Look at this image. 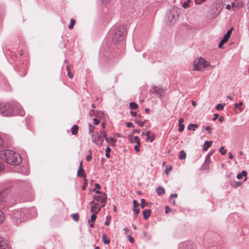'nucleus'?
Masks as SVG:
<instances>
[{
  "label": "nucleus",
  "mask_w": 249,
  "mask_h": 249,
  "mask_svg": "<svg viewBox=\"0 0 249 249\" xmlns=\"http://www.w3.org/2000/svg\"><path fill=\"white\" fill-rule=\"evenodd\" d=\"M100 188H94L92 191L95 192L96 194L93 196V200L90 202V212L92 213L89 222L94 223L96 218V215L101 209L107 203V195L100 191Z\"/></svg>",
  "instance_id": "1"
},
{
  "label": "nucleus",
  "mask_w": 249,
  "mask_h": 249,
  "mask_svg": "<svg viewBox=\"0 0 249 249\" xmlns=\"http://www.w3.org/2000/svg\"><path fill=\"white\" fill-rule=\"evenodd\" d=\"M0 158L4 162L14 165H18L21 161L20 156L12 150L0 151Z\"/></svg>",
  "instance_id": "2"
},
{
  "label": "nucleus",
  "mask_w": 249,
  "mask_h": 249,
  "mask_svg": "<svg viewBox=\"0 0 249 249\" xmlns=\"http://www.w3.org/2000/svg\"><path fill=\"white\" fill-rule=\"evenodd\" d=\"M125 35L124 29L123 26L118 27L113 32L112 39L114 42L121 41Z\"/></svg>",
  "instance_id": "3"
},
{
  "label": "nucleus",
  "mask_w": 249,
  "mask_h": 249,
  "mask_svg": "<svg viewBox=\"0 0 249 249\" xmlns=\"http://www.w3.org/2000/svg\"><path fill=\"white\" fill-rule=\"evenodd\" d=\"M210 65V63L203 58L196 59L194 61V69L195 71H201L202 68H205Z\"/></svg>",
  "instance_id": "4"
},
{
  "label": "nucleus",
  "mask_w": 249,
  "mask_h": 249,
  "mask_svg": "<svg viewBox=\"0 0 249 249\" xmlns=\"http://www.w3.org/2000/svg\"><path fill=\"white\" fill-rule=\"evenodd\" d=\"M13 219L18 225L21 224L26 219L24 211L21 210H15L13 212Z\"/></svg>",
  "instance_id": "5"
},
{
  "label": "nucleus",
  "mask_w": 249,
  "mask_h": 249,
  "mask_svg": "<svg viewBox=\"0 0 249 249\" xmlns=\"http://www.w3.org/2000/svg\"><path fill=\"white\" fill-rule=\"evenodd\" d=\"M13 109L9 104L0 103V114L9 116L13 113Z\"/></svg>",
  "instance_id": "6"
},
{
  "label": "nucleus",
  "mask_w": 249,
  "mask_h": 249,
  "mask_svg": "<svg viewBox=\"0 0 249 249\" xmlns=\"http://www.w3.org/2000/svg\"><path fill=\"white\" fill-rule=\"evenodd\" d=\"M178 18V14L175 9H173L170 10L167 14V21L169 25H173L176 22Z\"/></svg>",
  "instance_id": "7"
},
{
  "label": "nucleus",
  "mask_w": 249,
  "mask_h": 249,
  "mask_svg": "<svg viewBox=\"0 0 249 249\" xmlns=\"http://www.w3.org/2000/svg\"><path fill=\"white\" fill-rule=\"evenodd\" d=\"M103 131H100V134L96 132L92 134V139L94 143L99 145L100 146L103 145L104 139Z\"/></svg>",
  "instance_id": "8"
},
{
  "label": "nucleus",
  "mask_w": 249,
  "mask_h": 249,
  "mask_svg": "<svg viewBox=\"0 0 249 249\" xmlns=\"http://www.w3.org/2000/svg\"><path fill=\"white\" fill-rule=\"evenodd\" d=\"M244 2L240 0H235L231 3L232 8L233 10L236 11L244 6Z\"/></svg>",
  "instance_id": "9"
},
{
  "label": "nucleus",
  "mask_w": 249,
  "mask_h": 249,
  "mask_svg": "<svg viewBox=\"0 0 249 249\" xmlns=\"http://www.w3.org/2000/svg\"><path fill=\"white\" fill-rule=\"evenodd\" d=\"M103 136L105 138L104 139H105L107 143L110 144L112 146H113L114 145V144L115 143V142H116V140L114 138L107 137V133L105 132V131H104V130L103 131Z\"/></svg>",
  "instance_id": "10"
},
{
  "label": "nucleus",
  "mask_w": 249,
  "mask_h": 249,
  "mask_svg": "<svg viewBox=\"0 0 249 249\" xmlns=\"http://www.w3.org/2000/svg\"><path fill=\"white\" fill-rule=\"evenodd\" d=\"M162 90L160 88H158L156 87H153L151 89V92L152 93L157 95L159 97H160L162 94Z\"/></svg>",
  "instance_id": "11"
},
{
  "label": "nucleus",
  "mask_w": 249,
  "mask_h": 249,
  "mask_svg": "<svg viewBox=\"0 0 249 249\" xmlns=\"http://www.w3.org/2000/svg\"><path fill=\"white\" fill-rule=\"evenodd\" d=\"M8 196V192L7 189H3L0 192V201H4Z\"/></svg>",
  "instance_id": "12"
},
{
  "label": "nucleus",
  "mask_w": 249,
  "mask_h": 249,
  "mask_svg": "<svg viewBox=\"0 0 249 249\" xmlns=\"http://www.w3.org/2000/svg\"><path fill=\"white\" fill-rule=\"evenodd\" d=\"M247 173L246 171H243L241 173L238 174L237 175V178L238 179H241L243 178V177H245L244 180H245L247 179Z\"/></svg>",
  "instance_id": "13"
},
{
  "label": "nucleus",
  "mask_w": 249,
  "mask_h": 249,
  "mask_svg": "<svg viewBox=\"0 0 249 249\" xmlns=\"http://www.w3.org/2000/svg\"><path fill=\"white\" fill-rule=\"evenodd\" d=\"M150 214H151V210L149 209L144 210L142 212L143 218L145 219H147L150 215Z\"/></svg>",
  "instance_id": "14"
},
{
  "label": "nucleus",
  "mask_w": 249,
  "mask_h": 249,
  "mask_svg": "<svg viewBox=\"0 0 249 249\" xmlns=\"http://www.w3.org/2000/svg\"><path fill=\"white\" fill-rule=\"evenodd\" d=\"M151 132L150 131H147L146 132V141H148L149 140L150 141V142H152L154 140V136L152 135V136H150Z\"/></svg>",
  "instance_id": "15"
},
{
  "label": "nucleus",
  "mask_w": 249,
  "mask_h": 249,
  "mask_svg": "<svg viewBox=\"0 0 249 249\" xmlns=\"http://www.w3.org/2000/svg\"><path fill=\"white\" fill-rule=\"evenodd\" d=\"M212 144V141H206L203 145V150L207 151L210 148Z\"/></svg>",
  "instance_id": "16"
},
{
  "label": "nucleus",
  "mask_w": 249,
  "mask_h": 249,
  "mask_svg": "<svg viewBox=\"0 0 249 249\" xmlns=\"http://www.w3.org/2000/svg\"><path fill=\"white\" fill-rule=\"evenodd\" d=\"M102 240L105 244H108L110 243V240L107 238V234L105 233L102 235Z\"/></svg>",
  "instance_id": "17"
},
{
  "label": "nucleus",
  "mask_w": 249,
  "mask_h": 249,
  "mask_svg": "<svg viewBox=\"0 0 249 249\" xmlns=\"http://www.w3.org/2000/svg\"><path fill=\"white\" fill-rule=\"evenodd\" d=\"M77 176L78 177H82L85 178L86 177V174L84 173V170L83 168H82L81 170L80 171V168H79L77 171Z\"/></svg>",
  "instance_id": "18"
},
{
  "label": "nucleus",
  "mask_w": 249,
  "mask_h": 249,
  "mask_svg": "<svg viewBox=\"0 0 249 249\" xmlns=\"http://www.w3.org/2000/svg\"><path fill=\"white\" fill-rule=\"evenodd\" d=\"M78 130V126L76 125H73L71 129V133L73 135H76L77 134Z\"/></svg>",
  "instance_id": "19"
},
{
  "label": "nucleus",
  "mask_w": 249,
  "mask_h": 249,
  "mask_svg": "<svg viewBox=\"0 0 249 249\" xmlns=\"http://www.w3.org/2000/svg\"><path fill=\"white\" fill-rule=\"evenodd\" d=\"M198 127V125L196 124H191L190 125L188 126V129L189 130H193V131H195L196 128H197Z\"/></svg>",
  "instance_id": "20"
},
{
  "label": "nucleus",
  "mask_w": 249,
  "mask_h": 249,
  "mask_svg": "<svg viewBox=\"0 0 249 249\" xmlns=\"http://www.w3.org/2000/svg\"><path fill=\"white\" fill-rule=\"evenodd\" d=\"M157 194L160 195H163L165 193L164 188H157L156 189Z\"/></svg>",
  "instance_id": "21"
},
{
  "label": "nucleus",
  "mask_w": 249,
  "mask_h": 249,
  "mask_svg": "<svg viewBox=\"0 0 249 249\" xmlns=\"http://www.w3.org/2000/svg\"><path fill=\"white\" fill-rule=\"evenodd\" d=\"M129 107L131 109H137L138 108V105L134 102L130 103Z\"/></svg>",
  "instance_id": "22"
},
{
  "label": "nucleus",
  "mask_w": 249,
  "mask_h": 249,
  "mask_svg": "<svg viewBox=\"0 0 249 249\" xmlns=\"http://www.w3.org/2000/svg\"><path fill=\"white\" fill-rule=\"evenodd\" d=\"M186 157V153L183 151L181 150L179 152V158L180 160H183L185 159Z\"/></svg>",
  "instance_id": "23"
},
{
  "label": "nucleus",
  "mask_w": 249,
  "mask_h": 249,
  "mask_svg": "<svg viewBox=\"0 0 249 249\" xmlns=\"http://www.w3.org/2000/svg\"><path fill=\"white\" fill-rule=\"evenodd\" d=\"M5 219V215L2 211L0 210V224L2 223Z\"/></svg>",
  "instance_id": "24"
},
{
  "label": "nucleus",
  "mask_w": 249,
  "mask_h": 249,
  "mask_svg": "<svg viewBox=\"0 0 249 249\" xmlns=\"http://www.w3.org/2000/svg\"><path fill=\"white\" fill-rule=\"evenodd\" d=\"M225 105V104H219L216 105V106L215 107V108L217 110H219V111L220 110H223Z\"/></svg>",
  "instance_id": "25"
},
{
  "label": "nucleus",
  "mask_w": 249,
  "mask_h": 249,
  "mask_svg": "<svg viewBox=\"0 0 249 249\" xmlns=\"http://www.w3.org/2000/svg\"><path fill=\"white\" fill-rule=\"evenodd\" d=\"M190 2H191L190 0H188L187 1H186L185 2H184L182 3V7L185 9L188 8L189 6V3Z\"/></svg>",
  "instance_id": "26"
},
{
  "label": "nucleus",
  "mask_w": 249,
  "mask_h": 249,
  "mask_svg": "<svg viewBox=\"0 0 249 249\" xmlns=\"http://www.w3.org/2000/svg\"><path fill=\"white\" fill-rule=\"evenodd\" d=\"M219 151L223 155H225L227 153V150L224 149V147L223 146H221L220 147Z\"/></svg>",
  "instance_id": "27"
},
{
  "label": "nucleus",
  "mask_w": 249,
  "mask_h": 249,
  "mask_svg": "<svg viewBox=\"0 0 249 249\" xmlns=\"http://www.w3.org/2000/svg\"><path fill=\"white\" fill-rule=\"evenodd\" d=\"M110 151H111V149L108 146H107L106 149V156L107 158H109V157H110L109 153L110 152Z\"/></svg>",
  "instance_id": "28"
},
{
  "label": "nucleus",
  "mask_w": 249,
  "mask_h": 249,
  "mask_svg": "<svg viewBox=\"0 0 249 249\" xmlns=\"http://www.w3.org/2000/svg\"><path fill=\"white\" fill-rule=\"evenodd\" d=\"M72 217L73 219L75 221H78L79 220V216L77 213L72 214Z\"/></svg>",
  "instance_id": "29"
},
{
  "label": "nucleus",
  "mask_w": 249,
  "mask_h": 249,
  "mask_svg": "<svg viewBox=\"0 0 249 249\" xmlns=\"http://www.w3.org/2000/svg\"><path fill=\"white\" fill-rule=\"evenodd\" d=\"M75 23V20L74 19H71V24L69 26V28L71 30L73 28V26H74Z\"/></svg>",
  "instance_id": "30"
},
{
  "label": "nucleus",
  "mask_w": 249,
  "mask_h": 249,
  "mask_svg": "<svg viewBox=\"0 0 249 249\" xmlns=\"http://www.w3.org/2000/svg\"><path fill=\"white\" fill-rule=\"evenodd\" d=\"M132 142H136L137 144L140 143V139L138 136H135L133 140H131Z\"/></svg>",
  "instance_id": "31"
},
{
  "label": "nucleus",
  "mask_w": 249,
  "mask_h": 249,
  "mask_svg": "<svg viewBox=\"0 0 249 249\" xmlns=\"http://www.w3.org/2000/svg\"><path fill=\"white\" fill-rule=\"evenodd\" d=\"M89 133H91L94 130L95 127L93 126L90 123H89Z\"/></svg>",
  "instance_id": "32"
},
{
  "label": "nucleus",
  "mask_w": 249,
  "mask_h": 249,
  "mask_svg": "<svg viewBox=\"0 0 249 249\" xmlns=\"http://www.w3.org/2000/svg\"><path fill=\"white\" fill-rule=\"evenodd\" d=\"M242 105H243V103L242 102H239L238 104H237V103L234 104V106L235 107L241 110H242V109L240 107H241Z\"/></svg>",
  "instance_id": "33"
},
{
  "label": "nucleus",
  "mask_w": 249,
  "mask_h": 249,
  "mask_svg": "<svg viewBox=\"0 0 249 249\" xmlns=\"http://www.w3.org/2000/svg\"><path fill=\"white\" fill-rule=\"evenodd\" d=\"M178 131L179 132H182L184 129V125L183 124H178Z\"/></svg>",
  "instance_id": "34"
},
{
  "label": "nucleus",
  "mask_w": 249,
  "mask_h": 249,
  "mask_svg": "<svg viewBox=\"0 0 249 249\" xmlns=\"http://www.w3.org/2000/svg\"><path fill=\"white\" fill-rule=\"evenodd\" d=\"M172 167L171 166H169V167H166L165 170V173L166 175H168L169 172L172 170Z\"/></svg>",
  "instance_id": "35"
},
{
  "label": "nucleus",
  "mask_w": 249,
  "mask_h": 249,
  "mask_svg": "<svg viewBox=\"0 0 249 249\" xmlns=\"http://www.w3.org/2000/svg\"><path fill=\"white\" fill-rule=\"evenodd\" d=\"M67 70L68 75L69 77L70 78H72L73 77V74L71 72L70 69L68 66L67 67Z\"/></svg>",
  "instance_id": "36"
},
{
  "label": "nucleus",
  "mask_w": 249,
  "mask_h": 249,
  "mask_svg": "<svg viewBox=\"0 0 249 249\" xmlns=\"http://www.w3.org/2000/svg\"><path fill=\"white\" fill-rule=\"evenodd\" d=\"M0 246L1 247H0V249H10L8 245L7 244L6 242L4 245Z\"/></svg>",
  "instance_id": "37"
},
{
  "label": "nucleus",
  "mask_w": 249,
  "mask_h": 249,
  "mask_svg": "<svg viewBox=\"0 0 249 249\" xmlns=\"http://www.w3.org/2000/svg\"><path fill=\"white\" fill-rule=\"evenodd\" d=\"M135 122L140 126H142L144 125V123H145V122H142V121H138V120H137L135 121Z\"/></svg>",
  "instance_id": "38"
},
{
  "label": "nucleus",
  "mask_w": 249,
  "mask_h": 249,
  "mask_svg": "<svg viewBox=\"0 0 249 249\" xmlns=\"http://www.w3.org/2000/svg\"><path fill=\"white\" fill-rule=\"evenodd\" d=\"M140 145H141V143H139V144H137V145H136L134 147V149L137 152H139L140 151Z\"/></svg>",
  "instance_id": "39"
},
{
  "label": "nucleus",
  "mask_w": 249,
  "mask_h": 249,
  "mask_svg": "<svg viewBox=\"0 0 249 249\" xmlns=\"http://www.w3.org/2000/svg\"><path fill=\"white\" fill-rule=\"evenodd\" d=\"M232 29H231L230 30H229L227 33L225 34L226 36H228L229 38L231 34V33H232Z\"/></svg>",
  "instance_id": "40"
},
{
  "label": "nucleus",
  "mask_w": 249,
  "mask_h": 249,
  "mask_svg": "<svg viewBox=\"0 0 249 249\" xmlns=\"http://www.w3.org/2000/svg\"><path fill=\"white\" fill-rule=\"evenodd\" d=\"M206 0H195V2L196 4H200L205 1Z\"/></svg>",
  "instance_id": "41"
},
{
  "label": "nucleus",
  "mask_w": 249,
  "mask_h": 249,
  "mask_svg": "<svg viewBox=\"0 0 249 249\" xmlns=\"http://www.w3.org/2000/svg\"><path fill=\"white\" fill-rule=\"evenodd\" d=\"M139 206V204L137 203L136 200H133V208H137Z\"/></svg>",
  "instance_id": "42"
},
{
  "label": "nucleus",
  "mask_w": 249,
  "mask_h": 249,
  "mask_svg": "<svg viewBox=\"0 0 249 249\" xmlns=\"http://www.w3.org/2000/svg\"><path fill=\"white\" fill-rule=\"evenodd\" d=\"M145 200L144 199H141V206L142 207V208H144V207H145Z\"/></svg>",
  "instance_id": "43"
},
{
  "label": "nucleus",
  "mask_w": 249,
  "mask_h": 249,
  "mask_svg": "<svg viewBox=\"0 0 249 249\" xmlns=\"http://www.w3.org/2000/svg\"><path fill=\"white\" fill-rule=\"evenodd\" d=\"M5 242H6L4 240V239L0 237V246L4 245Z\"/></svg>",
  "instance_id": "44"
},
{
  "label": "nucleus",
  "mask_w": 249,
  "mask_h": 249,
  "mask_svg": "<svg viewBox=\"0 0 249 249\" xmlns=\"http://www.w3.org/2000/svg\"><path fill=\"white\" fill-rule=\"evenodd\" d=\"M93 123L94 124L97 125L99 123V120L95 118L93 119Z\"/></svg>",
  "instance_id": "45"
},
{
  "label": "nucleus",
  "mask_w": 249,
  "mask_h": 249,
  "mask_svg": "<svg viewBox=\"0 0 249 249\" xmlns=\"http://www.w3.org/2000/svg\"><path fill=\"white\" fill-rule=\"evenodd\" d=\"M91 158H92V156H91V153L90 154L87 156V157H86V160L88 161H89L91 160Z\"/></svg>",
  "instance_id": "46"
},
{
  "label": "nucleus",
  "mask_w": 249,
  "mask_h": 249,
  "mask_svg": "<svg viewBox=\"0 0 249 249\" xmlns=\"http://www.w3.org/2000/svg\"><path fill=\"white\" fill-rule=\"evenodd\" d=\"M126 124L127 127H131L133 126L132 123L131 122H127L126 123Z\"/></svg>",
  "instance_id": "47"
},
{
  "label": "nucleus",
  "mask_w": 249,
  "mask_h": 249,
  "mask_svg": "<svg viewBox=\"0 0 249 249\" xmlns=\"http://www.w3.org/2000/svg\"><path fill=\"white\" fill-rule=\"evenodd\" d=\"M178 196V195L177 194H172L170 196V197H171V201H172V199L173 198H176Z\"/></svg>",
  "instance_id": "48"
},
{
  "label": "nucleus",
  "mask_w": 249,
  "mask_h": 249,
  "mask_svg": "<svg viewBox=\"0 0 249 249\" xmlns=\"http://www.w3.org/2000/svg\"><path fill=\"white\" fill-rule=\"evenodd\" d=\"M128 240L130 241V242L131 243H133L134 242V238L132 237H131L130 235H129L128 236Z\"/></svg>",
  "instance_id": "49"
},
{
  "label": "nucleus",
  "mask_w": 249,
  "mask_h": 249,
  "mask_svg": "<svg viewBox=\"0 0 249 249\" xmlns=\"http://www.w3.org/2000/svg\"><path fill=\"white\" fill-rule=\"evenodd\" d=\"M133 211H134L135 214L136 215H137L139 213V209H138V208H133Z\"/></svg>",
  "instance_id": "50"
},
{
  "label": "nucleus",
  "mask_w": 249,
  "mask_h": 249,
  "mask_svg": "<svg viewBox=\"0 0 249 249\" xmlns=\"http://www.w3.org/2000/svg\"><path fill=\"white\" fill-rule=\"evenodd\" d=\"M165 209H166V210H165V213H169V212H171V210H170V208H169V207H168V206H166L165 207Z\"/></svg>",
  "instance_id": "51"
},
{
  "label": "nucleus",
  "mask_w": 249,
  "mask_h": 249,
  "mask_svg": "<svg viewBox=\"0 0 249 249\" xmlns=\"http://www.w3.org/2000/svg\"><path fill=\"white\" fill-rule=\"evenodd\" d=\"M229 39V37L228 36H226L225 35L222 38V39L224 40L226 42H227L228 41Z\"/></svg>",
  "instance_id": "52"
},
{
  "label": "nucleus",
  "mask_w": 249,
  "mask_h": 249,
  "mask_svg": "<svg viewBox=\"0 0 249 249\" xmlns=\"http://www.w3.org/2000/svg\"><path fill=\"white\" fill-rule=\"evenodd\" d=\"M20 115L21 116H24L25 115V112L24 111L22 110V109L21 108V110L19 111V113Z\"/></svg>",
  "instance_id": "53"
},
{
  "label": "nucleus",
  "mask_w": 249,
  "mask_h": 249,
  "mask_svg": "<svg viewBox=\"0 0 249 249\" xmlns=\"http://www.w3.org/2000/svg\"><path fill=\"white\" fill-rule=\"evenodd\" d=\"M212 153H208V155L207 156V157L206 158V161H207L208 160H210V157L212 155Z\"/></svg>",
  "instance_id": "54"
},
{
  "label": "nucleus",
  "mask_w": 249,
  "mask_h": 249,
  "mask_svg": "<svg viewBox=\"0 0 249 249\" xmlns=\"http://www.w3.org/2000/svg\"><path fill=\"white\" fill-rule=\"evenodd\" d=\"M218 117V115L217 114H214L213 115V120L215 121L217 119Z\"/></svg>",
  "instance_id": "55"
},
{
  "label": "nucleus",
  "mask_w": 249,
  "mask_h": 249,
  "mask_svg": "<svg viewBox=\"0 0 249 249\" xmlns=\"http://www.w3.org/2000/svg\"><path fill=\"white\" fill-rule=\"evenodd\" d=\"M3 168H4L3 165L2 163H1L0 161V172L2 171L3 170Z\"/></svg>",
  "instance_id": "56"
},
{
  "label": "nucleus",
  "mask_w": 249,
  "mask_h": 249,
  "mask_svg": "<svg viewBox=\"0 0 249 249\" xmlns=\"http://www.w3.org/2000/svg\"><path fill=\"white\" fill-rule=\"evenodd\" d=\"M205 129L207 131H209V133H211V131H210V130L211 129V128L210 127V126H206L205 128Z\"/></svg>",
  "instance_id": "57"
},
{
  "label": "nucleus",
  "mask_w": 249,
  "mask_h": 249,
  "mask_svg": "<svg viewBox=\"0 0 249 249\" xmlns=\"http://www.w3.org/2000/svg\"><path fill=\"white\" fill-rule=\"evenodd\" d=\"M130 114H131V116L133 117H135L137 115L136 112H135V111H130Z\"/></svg>",
  "instance_id": "58"
},
{
  "label": "nucleus",
  "mask_w": 249,
  "mask_h": 249,
  "mask_svg": "<svg viewBox=\"0 0 249 249\" xmlns=\"http://www.w3.org/2000/svg\"><path fill=\"white\" fill-rule=\"evenodd\" d=\"M183 122H184V119L183 118H180L179 119V120H178L179 124H183Z\"/></svg>",
  "instance_id": "59"
},
{
  "label": "nucleus",
  "mask_w": 249,
  "mask_h": 249,
  "mask_svg": "<svg viewBox=\"0 0 249 249\" xmlns=\"http://www.w3.org/2000/svg\"><path fill=\"white\" fill-rule=\"evenodd\" d=\"M232 7L231 4H227L226 5V8L229 10H231V8Z\"/></svg>",
  "instance_id": "60"
},
{
  "label": "nucleus",
  "mask_w": 249,
  "mask_h": 249,
  "mask_svg": "<svg viewBox=\"0 0 249 249\" xmlns=\"http://www.w3.org/2000/svg\"><path fill=\"white\" fill-rule=\"evenodd\" d=\"M103 3H107L110 1L111 0H101Z\"/></svg>",
  "instance_id": "61"
},
{
  "label": "nucleus",
  "mask_w": 249,
  "mask_h": 249,
  "mask_svg": "<svg viewBox=\"0 0 249 249\" xmlns=\"http://www.w3.org/2000/svg\"><path fill=\"white\" fill-rule=\"evenodd\" d=\"M224 120V117L223 116H221L218 119V121L220 122H222Z\"/></svg>",
  "instance_id": "62"
},
{
  "label": "nucleus",
  "mask_w": 249,
  "mask_h": 249,
  "mask_svg": "<svg viewBox=\"0 0 249 249\" xmlns=\"http://www.w3.org/2000/svg\"><path fill=\"white\" fill-rule=\"evenodd\" d=\"M224 44H223L221 41L219 42V44H218V47L220 48H222V46Z\"/></svg>",
  "instance_id": "63"
},
{
  "label": "nucleus",
  "mask_w": 249,
  "mask_h": 249,
  "mask_svg": "<svg viewBox=\"0 0 249 249\" xmlns=\"http://www.w3.org/2000/svg\"><path fill=\"white\" fill-rule=\"evenodd\" d=\"M187 249H196V248L192 246H189L188 247Z\"/></svg>",
  "instance_id": "64"
}]
</instances>
